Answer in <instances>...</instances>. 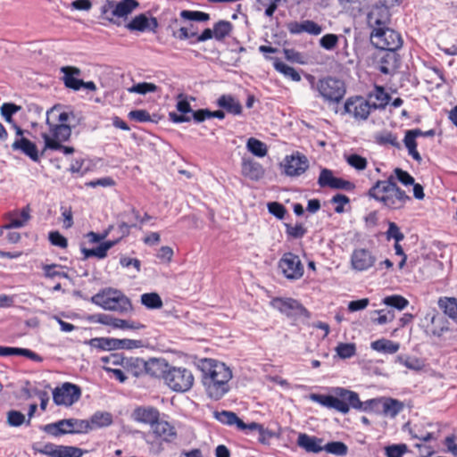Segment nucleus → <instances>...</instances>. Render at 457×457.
<instances>
[{"instance_id": "nucleus-1", "label": "nucleus", "mask_w": 457, "mask_h": 457, "mask_svg": "<svg viewBox=\"0 0 457 457\" xmlns=\"http://www.w3.org/2000/svg\"><path fill=\"white\" fill-rule=\"evenodd\" d=\"M75 119L74 112L68 108L56 104L46 112V123L48 130L41 134L44 139V149L62 150L64 154H71L74 147L62 145L71 136V121Z\"/></svg>"}, {"instance_id": "nucleus-2", "label": "nucleus", "mask_w": 457, "mask_h": 457, "mask_svg": "<svg viewBox=\"0 0 457 457\" xmlns=\"http://www.w3.org/2000/svg\"><path fill=\"white\" fill-rule=\"evenodd\" d=\"M200 368L203 372V385L208 396L214 400L222 398L230 389V368L213 359L202 360Z\"/></svg>"}, {"instance_id": "nucleus-3", "label": "nucleus", "mask_w": 457, "mask_h": 457, "mask_svg": "<svg viewBox=\"0 0 457 457\" xmlns=\"http://www.w3.org/2000/svg\"><path fill=\"white\" fill-rule=\"evenodd\" d=\"M367 195L391 210L404 207L411 197L402 190L390 176L386 180H378L368 191Z\"/></svg>"}, {"instance_id": "nucleus-4", "label": "nucleus", "mask_w": 457, "mask_h": 457, "mask_svg": "<svg viewBox=\"0 0 457 457\" xmlns=\"http://www.w3.org/2000/svg\"><path fill=\"white\" fill-rule=\"evenodd\" d=\"M312 87H315L321 96L327 102L337 103L345 94V87L344 81L334 77H326L318 80L314 86V77L312 75L306 76Z\"/></svg>"}, {"instance_id": "nucleus-5", "label": "nucleus", "mask_w": 457, "mask_h": 457, "mask_svg": "<svg viewBox=\"0 0 457 457\" xmlns=\"http://www.w3.org/2000/svg\"><path fill=\"white\" fill-rule=\"evenodd\" d=\"M139 4L137 0H105L100 7V12L103 19L111 23L119 25L118 19L127 18Z\"/></svg>"}, {"instance_id": "nucleus-6", "label": "nucleus", "mask_w": 457, "mask_h": 457, "mask_svg": "<svg viewBox=\"0 0 457 457\" xmlns=\"http://www.w3.org/2000/svg\"><path fill=\"white\" fill-rule=\"evenodd\" d=\"M92 303L101 306L104 310L115 312H127L130 309V302L128 297L117 290H104L92 296Z\"/></svg>"}, {"instance_id": "nucleus-7", "label": "nucleus", "mask_w": 457, "mask_h": 457, "mask_svg": "<svg viewBox=\"0 0 457 457\" xmlns=\"http://www.w3.org/2000/svg\"><path fill=\"white\" fill-rule=\"evenodd\" d=\"M332 393L333 395L311 394L309 398L323 407L334 409L343 414L348 413L346 405L348 389L335 387L332 389Z\"/></svg>"}, {"instance_id": "nucleus-8", "label": "nucleus", "mask_w": 457, "mask_h": 457, "mask_svg": "<svg viewBox=\"0 0 457 457\" xmlns=\"http://www.w3.org/2000/svg\"><path fill=\"white\" fill-rule=\"evenodd\" d=\"M43 430L54 436H59L64 434L87 433L91 430V426L88 420L67 419L46 424L44 426Z\"/></svg>"}, {"instance_id": "nucleus-9", "label": "nucleus", "mask_w": 457, "mask_h": 457, "mask_svg": "<svg viewBox=\"0 0 457 457\" xmlns=\"http://www.w3.org/2000/svg\"><path fill=\"white\" fill-rule=\"evenodd\" d=\"M192 372L183 367H169L164 375L165 384L175 392H187L194 385Z\"/></svg>"}, {"instance_id": "nucleus-10", "label": "nucleus", "mask_w": 457, "mask_h": 457, "mask_svg": "<svg viewBox=\"0 0 457 457\" xmlns=\"http://www.w3.org/2000/svg\"><path fill=\"white\" fill-rule=\"evenodd\" d=\"M373 45L387 52H395L403 45L401 35L387 27L373 29L371 32Z\"/></svg>"}, {"instance_id": "nucleus-11", "label": "nucleus", "mask_w": 457, "mask_h": 457, "mask_svg": "<svg viewBox=\"0 0 457 457\" xmlns=\"http://www.w3.org/2000/svg\"><path fill=\"white\" fill-rule=\"evenodd\" d=\"M15 138L11 145L13 152H19L30 158L33 162H39L38 150L35 143L24 137L25 131L17 124H13Z\"/></svg>"}, {"instance_id": "nucleus-12", "label": "nucleus", "mask_w": 457, "mask_h": 457, "mask_svg": "<svg viewBox=\"0 0 457 457\" xmlns=\"http://www.w3.org/2000/svg\"><path fill=\"white\" fill-rule=\"evenodd\" d=\"M344 112L357 121H364L368 120L372 110L365 97L354 96L345 101Z\"/></svg>"}, {"instance_id": "nucleus-13", "label": "nucleus", "mask_w": 457, "mask_h": 457, "mask_svg": "<svg viewBox=\"0 0 457 457\" xmlns=\"http://www.w3.org/2000/svg\"><path fill=\"white\" fill-rule=\"evenodd\" d=\"M81 395L79 386L65 382L53 391V400L56 405L71 406L78 402Z\"/></svg>"}, {"instance_id": "nucleus-14", "label": "nucleus", "mask_w": 457, "mask_h": 457, "mask_svg": "<svg viewBox=\"0 0 457 457\" xmlns=\"http://www.w3.org/2000/svg\"><path fill=\"white\" fill-rule=\"evenodd\" d=\"M391 14V12L385 6L376 3L368 12V23L373 29L386 27L390 21Z\"/></svg>"}, {"instance_id": "nucleus-15", "label": "nucleus", "mask_w": 457, "mask_h": 457, "mask_svg": "<svg viewBox=\"0 0 457 457\" xmlns=\"http://www.w3.org/2000/svg\"><path fill=\"white\" fill-rule=\"evenodd\" d=\"M377 259L375 255L368 249H355L351 256V264L353 270L357 271H365L371 268Z\"/></svg>"}, {"instance_id": "nucleus-16", "label": "nucleus", "mask_w": 457, "mask_h": 457, "mask_svg": "<svg viewBox=\"0 0 457 457\" xmlns=\"http://www.w3.org/2000/svg\"><path fill=\"white\" fill-rule=\"evenodd\" d=\"M346 405L348 406V411L350 408L363 411H376L380 412L381 399H370L365 402H361L357 393L348 390Z\"/></svg>"}, {"instance_id": "nucleus-17", "label": "nucleus", "mask_w": 457, "mask_h": 457, "mask_svg": "<svg viewBox=\"0 0 457 457\" xmlns=\"http://www.w3.org/2000/svg\"><path fill=\"white\" fill-rule=\"evenodd\" d=\"M309 168V160L306 155L299 151L287 155V177H299Z\"/></svg>"}, {"instance_id": "nucleus-18", "label": "nucleus", "mask_w": 457, "mask_h": 457, "mask_svg": "<svg viewBox=\"0 0 457 457\" xmlns=\"http://www.w3.org/2000/svg\"><path fill=\"white\" fill-rule=\"evenodd\" d=\"M365 99L370 104L371 110L375 111L384 110L388 104L391 97L384 87L375 85L373 88L367 94Z\"/></svg>"}, {"instance_id": "nucleus-19", "label": "nucleus", "mask_w": 457, "mask_h": 457, "mask_svg": "<svg viewBox=\"0 0 457 457\" xmlns=\"http://www.w3.org/2000/svg\"><path fill=\"white\" fill-rule=\"evenodd\" d=\"M131 417L136 422L149 425L152 428L160 419V412L153 406H139L133 411Z\"/></svg>"}, {"instance_id": "nucleus-20", "label": "nucleus", "mask_w": 457, "mask_h": 457, "mask_svg": "<svg viewBox=\"0 0 457 457\" xmlns=\"http://www.w3.org/2000/svg\"><path fill=\"white\" fill-rule=\"evenodd\" d=\"M125 27L130 31H155L158 21L154 17L148 18L145 14L141 13L135 16Z\"/></svg>"}, {"instance_id": "nucleus-21", "label": "nucleus", "mask_w": 457, "mask_h": 457, "mask_svg": "<svg viewBox=\"0 0 457 457\" xmlns=\"http://www.w3.org/2000/svg\"><path fill=\"white\" fill-rule=\"evenodd\" d=\"M241 173L244 177L257 181L264 175V169L261 163L250 157H243Z\"/></svg>"}, {"instance_id": "nucleus-22", "label": "nucleus", "mask_w": 457, "mask_h": 457, "mask_svg": "<svg viewBox=\"0 0 457 457\" xmlns=\"http://www.w3.org/2000/svg\"><path fill=\"white\" fill-rule=\"evenodd\" d=\"M63 74L62 81L66 87L78 91L81 88L80 81L82 79L77 77L80 76L81 71L79 68L75 66H63L60 69Z\"/></svg>"}, {"instance_id": "nucleus-23", "label": "nucleus", "mask_w": 457, "mask_h": 457, "mask_svg": "<svg viewBox=\"0 0 457 457\" xmlns=\"http://www.w3.org/2000/svg\"><path fill=\"white\" fill-rule=\"evenodd\" d=\"M288 29L293 34H300L303 32L312 36H318L322 32V27L311 20H305L300 22H292L288 25Z\"/></svg>"}, {"instance_id": "nucleus-24", "label": "nucleus", "mask_w": 457, "mask_h": 457, "mask_svg": "<svg viewBox=\"0 0 457 457\" xmlns=\"http://www.w3.org/2000/svg\"><path fill=\"white\" fill-rule=\"evenodd\" d=\"M17 213H8L6 215V219L9 220V222L0 227V228H3V231L5 229H11V228H19L24 227L28 221L30 220V208L29 206L24 207L20 214L19 217H16Z\"/></svg>"}, {"instance_id": "nucleus-25", "label": "nucleus", "mask_w": 457, "mask_h": 457, "mask_svg": "<svg viewBox=\"0 0 457 457\" xmlns=\"http://www.w3.org/2000/svg\"><path fill=\"white\" fill-rule=\"evenodd\" d=\"M323 440L313 436H309L305 433H301L298 436L297 445L307 453H318L323 451Z\"/></svg>"}, {"instance_id": "nucleus-26", "label": "nucleus", "mask_w": 457, "mask_h": 457, "mask_svg": "<svg viewBox=\"0 0 457 457\" xmlns=\"http://www.w3.org/2000/svg\"><path fill=\"white\" fill-rule=\"evenodd\" d=\"M152 430L156 437L166 442H171L177 436L175 428L165 420H160V419L152 427Z\"/></svg>"}, {"instance_id": "nucleus-27", "label": "nucleus", "mask_w": 457, "mask_h": 457, "mask_svg": "<svg viewBox=\"0 0 457 457\" xmlns=\"http://www.w3.org/2000/svg\"><path fill=\"white\" fill-rule=\"evenodd\" d=\"M145 368L144 373L150 375L151 377H162L166 374V370H169L170 365L164 359L152 358L148 361H145Z\"/></svg>"}, {"instance_id": "nucleus-28", "label": "nucleus", "mask_w": 457, "mask_h": 457, "mask_svg": "<svg viewBox=\"0 0 457 457\" xmlns=\"http://www.w3.org/2000/svg\"><path fill=\"white\" fill-rule=\"evenodd\" d=\"M422 135L420 129L407 130L403 139L405 147L408 149L409 154L416 161L420 162L421 156L417 151L416 138Z\"/></svg>"}, {"instance_id": "nucleus-29", "label": "nucleus", "mask_w": 457, "mask_h": 457, "mask_svg": "<svg viewBox=\"0 0 457 457\" xmlns=\"http://www.w3.org/2000/svg\"><path fill=\"white\" fill-rule=\"evenodd\" d=\"M213 417L222 424L228 426L236 425L240 430H245L246 428V424L233 411H214Z\"/></svg>"}, {"instance_id": "nucleus-30", "label": "nucleus", "mask_w": 457, "mask_h": 457, "mask_svg": "<svg viewBox=\"0 0 457 457\" xmlns=\"http://www.w3.org/2000/svg\"><path fill=\"white\" fill-rule=\"evenodd\" d=\"M217 104L233 115H239L242 112L240 102L231 95H222L220 96L217 100Z\"/></svg>"}, {"instance_id": "nucleus-31", "label": "nucleus", "mask_w": 457, "mask_h": 457, "mask_svg": "<svg viewBox=\"0 0 457 457\" xmlns=\"http://www.w3.org/2000/svg\"><path fill=\"white\" fill-rule=\"evenodd\" d=\"M303 275V265L297 255L287 253V279H298Z\"/></svg>"}, {"instance_id": "nucleus-32", "label": "nucleus", "mask_w": 457, "mask_h": 457, "mask_svg": "<svg viewBox=\"0 0 457 457\" xmlns=\"http://www.w3.org/2000/svg\"><path fill=\"white\" fill-rule=\"evenodd\" d=\"M403 403L396 399H393V398L381 399L380 412L384 416L395 418L403 411Z\"/></svg>"}, {"instance_id": "nucleus-33", "label": "nucleus", "mask_w": 457, "mask_h": 457, "mask_svg": "<svg viewBox=\"0 0 457 457\" xmlns=\"http://www.w3.org/2000/svg\"><path fill=\"white\" fill-rule=\"evenodd\" d=\"M121 367L126 373L139 377L144 373L145 364V361L140 358H124Z\"/></svg>"}, {"instance_id": "nucleus-34", "label": "nucleus", "mask_w": 457, "mask_h": 457, "mask_svg": "<svg viewBox=\"0 0 457 457\" xmlns=\"http://www.w3.org/2000/svg\"><path fill=\"white\" fill-rule=\"evenodd\" d=\"M10 355H21L38 362L43 360L41 356L29 349L0 345V356Z\"/></svg>"}, {"instance_id": "nucleus-35", "label": "nucleus", "mask_w": 457, "mask_h": 457, "mask_svg": "<svg viewBox=\"0 0 457 457\" xmlns=\"http://www.w3.org/2000/svg\"><path fill=\"white\" fill-rule=\"evenodd\" d=\"M406 426L410 427L409 433L413 438H417L424 442L430 441L433 438L432 433L425 429L426 426H431L428 423L420 422L413 425L408 423Z\"/></svg>"}, {"instance_id": "nucleus-36", "label": "nucleus", "mask_w": 457, "mask_h": 457, "mask_svg": "<svg viewBox=\"0 0 457 457\" xmlns=\"http://www.w3.org/2000/svg\"><path fill=\"white\" fill-rule=\"evenodd\" d=\"M370 347L374 351L392 354L399 350L400 345L398 343H395L391 340L382 338L373 341L370 344Z\"/></svg>"}, {"instance_id": "nucleus-37", "label": "nucleus", "mask_w": 457, "mask_h": 457, "mask_svg": "<svg viewBox=\"0 0 457 457\" xmlns=\"http://www.w3.org/2000/svg\"><path fill=\"white\" fill-rule=\"evenodd\" d=\"M438 306L443 310L445 314L449 318L457 321V299L456 298H440L438 301Z\"/></svg>"}, {"instance_id": "nucleus-38", "label": "nucleus", "mask_w": 457, "mask_h": 457, "mask_svg": "<svg viewBox=\"0 0 457 457\" xmlns=\"http://www.w3.org/2000/svg\"><path fill=\"white\" fill-rule=\"evenodd\" d=\"M396 57L395 52H387L380 60L378 70L384 74H391L396 68Z\"/></svg>"}, {"instance_id": "nucleus-39", "label": "nucleus", "mask_w": 457, "mask_h": 457, "mask_svg": "<svg viewBox=\"0 0 457 457\" xmlns=\"http://www.w3.org/2000/svg\"><path fill=\"white\" fill-rule=\"evenodd\" d=\"M247 150L257 157H264L268 153L267 145L261 140L250 137L246 142Z\"/></svg>"}, {"instance_id": "nucleus-40", "label": "nucleus", "mask_w": 457, "mask_h": 457, "mask_svg": "<svg viewBox=\"0 0 457 457\" xmlns=\"http://www.w3.org/2000/svg\"><path fill=\"white\" fill-rule=\"evenodd\" d=\"M91 429L96 428L107 427L112 424V418L109 412H96L90 419Z\"/></svg>"}, {"instance_id": "nucleus-41", "label": "nucleus", "mask_w": 457, "mask_h": 457, "mask_svg": "<svg viewBox=\"0 0 457 457\" xmlns=\"http://www.w3.org/2000/svg\"><path fill=\"white\" fill-rule=\"evenodd\" d=\"M115 338L110 337H95L88 341V345L96 349L104 351L115 350Z\"/></svg>"}, {"instance_id": "nucleus-42", "label": "nucleus", "mask_w": 457, "mask_h": 457, "mask_svg": "<svg viewBox=\"0 0 457 457\" xmlns=\"http://www.w3.org/2000/svg\"><path fill=\"white\" fill-rule=\"evenodd\" d=\"M323 451L336 456H345L348 453L347 445L340 441H333L323 445Z\"/></svg>"}, {"instance_id": "nucleus-43", "label": "nucleus", "mask_w": 457, "mask_h": 457, "mask_svg": "<svg viewBox=\"0 0 457 457\" xmlns=\"http://www.w3.org/2000/svg\"><path fill=\"white\" fill-rule=\"evenodd\" d=\"M141 303L148 309H160L162 301L157 293H145L141 295Z\"/></svg>"}, {"instance_id": "nucleus-44", "label": "nucleus", "mask_w": 457, "mask_h": 457, "mask_svg": "<svg viewBox=\"0 0 457 457\" xmlns=\"http://www.w3.org/2000/svg\"><path fill=\"white\" fill-rule=\"evenodd\" d=\"M280 1L281 0H256L255 8L257 11L264 10L265 15L271 17Z\"/></svg>"}, {"instance_id": "nucleus-45", "label": "nucleus", "mask_w": 457, "mask_h": 457, "mask_svg": "<svg viewBox=\"0 0 457 457\" xmlns=\"http://www.w3.org/2000/svg\"><path fill=\"white\" fill-rule=\"evenodd\" d=\"M232 29V24L227 21H220L213 26L214 37L217 40H222L229 35Z\"/></svg>"}, {"instance_id": "nucleus-46", "label": "nucleus", "mask_w": 457, "mask_h": 457, "mask_svg": "<svg viewBox=\"0 0 457 457\" xmlns=\"http://www.w3.org/2000/svg\"><path fill=\"white\" fill-rule=\"evenodd\" d=\"M383 303L386 305L394 307L399 311L405 309L409 304V301L399 295L386 296L384 298Z\"/></svg>"}, {"instance_id": "nucleus-47", "label": "nucleus", "mask_w": 457, "mask_h": 457, "mask_svg": "<svg viewBox=\"0 0 457 457\" xmlns=\"http://www.w3.org/2000/svg\"><path fill=\"white\" fill-rule=\"evenodd\" d=\"M21 107L13 103H4L0 107V112L4 120L8 123H12V115L18 112Z\"/></svg>"}, {"instance_id": "nucleus-48", "label": "nucleus", "mask_w": 457, "mask_h": 457, "mask_svg": "<svg viewBox=\"0 0 457 457\" xmlns=\"http://www.w3.org/2000/svg\"><path fill=\"white\" fill-rule=\"evenodd\" d=\"M336 353L341 359H348L355 355L356 346L353 343H340L336 347Z\"/></svg>"}, {"instance_id": "nucleus-49", "label": "nucleus", "mask_w": 457, "mask_h": 457, "mask_svg": "<svg viewBox=\"0 0 457 457\" xmlns=\"http://www.w3.org/2000/svg\"><path fill=\"white\" fill-rule=\"evenodd\" d=\"M291 315L298 318L306 317L307 311L296 300L287 298V317Z\"/></svg>"}, {"instance_id": "nucleus-50", "label": "nucleus", "mask_w": 457, "mask_h": 457, "mask_svg": "<svg viewBox=\"0 0 457 457\" xmlns=\"http://www.w3.org/2000/svg\"><path fill=\"white\" fill-rule=\"evenodd\" d=\"M179 15L186 21H207L210 20L209 13L200 11L183 10Z\"/></svg>"}, {"instance_id": "nucleus-51", "label": "nucleus", "mask_w": 457, "mask_h": 457, "mask_svg": "<svg viewBox=\"0 0 457 457\" xmlns=\"http://www.w3.org/2000/svg\"><path fill=\"white\" fill-rule=\"evenodd\" d=\"M345 161L352 168L355 169L358 171L365 170L368 164L366 158L357 154L346 155Z\"/></svg>"}, {"instance_id": "nucleus-52", "label": "nucleus", "mask_w": 457, "mask_h": 457, "mask_svg": "<svg viewBox=\"0 0 457 457\" xmlns=\"http://www.w3.org/2000/svg\"><path fill=\"white\" fill-rule=\"evenodd\" d=\"M157 89H158V87L154 83L141 82V83L133 85L131 87L128 88V91L129 93L145 95L147 93L156 92Z\"/></svg>"}, {"instance_id": "nucleus-53", "label": "nucleus", "mask_w": 457, "mask_h": 457, "mask_svg": "<svg viewBox=\"0 0 457 457\" xmlns=\"http://www.w3.org/2000/svg\"><path fill=\"white\" fill-rule=\"evenodd\" d=\"M397 361L400 364H402V365L405 366L406 368L412 370H420L423 367L422 362L415 357L398 356Z\"/></svg>"}, {"instance_id": "nucleus-54", "label": "nucleus", "mask_w": 457, "mask_h": 457, "mask_svg": "<svg viewBox=\"0 0 457 457\" xmlns=\"http://www.w3.org/2000/svg\"><path fill=\"white\" fill-rule=\"evenodd\" d=\"M378 315L377 318H371L373 323L384 325L391 322L395 319V312L393 311L378 310L374 312Z\"/></svg>"}, {"instance_id": "nucleus-55", "label": "nucleus", "mask_w": 457, "mask_h": 457, "mask_svg": "<svg viewBox=\"0 0 457 457\" xmlns=\"http://www.w3.org/2000/svg\"><path fill=\"white\" fill-rule=\"evenodd\" d=\"M335 178L336 177L333 175L332 170L328 169H322L318 179V184L320 185V187H328L331 188Z\"/></svg>"}, {"instance_id": "nucleus-56", "label": "nucleus", "mask_w": 457, "mask_h": 457, "mask_svg": "<svg viewBox=\"0 0 457 457\" xmlns=\"http://www.w3.org/2000/svg\"><path fill=\"white\" fill-rule=\"evenodd\" d=\"M407 451V445L404 444L392 445L385 448L386 457H403Z\"/></svg>"}, {"instance_id": "nucleus-57", "label": "nucleus", "mask_w": 457, "mask_h": 457, "mask_svg": "<svg viewBox=\"0 0 457 457\" xmlns=\"http://www.w3.org/2000/svg\"><path fill=\"white\" fill-rule=\"evenodd\" d=\"M83 451L75 446L60 445L57 457H81Z\"/></svg>"}, {"instance_id": "nucleus-58", "label": "nucleus", "mask_w": 457, "mask_h": 457, "mask_svg": "<svg viewBox=\"0 0 457 457\" xmlns=\"http://www.w3.org/2000/svg\"><path fill=\"white\" fill-rule=\"evenodd\" d=\"M115 350L116 349H135L142 346V342L140 340H133V339H117L115 338Z\"/></svg>"}, {"instance_id": "nucleus-59", "label": "nucleus", "mask_w": 457, "mask_h": 457, "mask_svg": "<svg viewBox=\"0 0 457 457\" xmlns=\"http://www.w3.org/2000/svg\"><path fill=\"white\" fill-rule=\"evenodd\" d=\"M338 43L336 34H326L320 39V46L326 50H333Z\"/></svg>"}, {"instance_id": "nucleus-60", "label": "nucleus", "mask_w": 457, "mask_h": 457, "mask_svg": "<svg viewBox=\"0 0 457 457\" xmlns=\"http://www.w3.org/2000/svg\"><path fill=\"white\" fill-rule=\"evenodd\" d=\"M25 422V416L21 411H10L7 412V423L11 427H19Z\"/></svg>"}, {"instance_id": "nucleus-61", "label": "nucleus", "mask_w": 457, "mask_h": 457, "mask_svg": "<svg viewBox=\"0 0 457 457\" xmlns=\"http://www.w3.org/2000/svg\"><path fill=\"white\" fill-rule=\"evenodd\" d=\"M386 235L387 240L395 239V242H400L404 238V235L400 231L399 227L392 221L388 223V229Z\"/></svg>"}, {"instance_id": "nucleus-62", "label": "nucleus", "mask_w": 457, "mask_h": 457, "mask_svg": "<svg viewBox=\"0 0 457 457\" xmlns=\"http://www.w3.org/2000/svg\"><path fill=\"white\" fill-rule=\"evenodd\" d=\"M81 252L84 254L85 259H87L89 257H96L98 259H104V257L107 256V253L105 252L102 244L100 245H98L96 248H93V249L82 248Z\"/></svg>"}, {"instance_id": "nucleus-63", "label": "nucleus", "mask_w": 457, "mask_h": 457, "mask_svg": "<svg viewBox=\"0 0 457 457\" xmlns=\"http://www.w3.org/2000/svg\"><path fill=\"white\" fill-rule=\"evenodd\" d=\"M331 203L336 204L335 212L342 213L345 212V205L350 203V199L345 195L337 194L331 198Z\"/></svg>"}, {"instance_id": "nucleus-64", "label": "nucleus", "mask_w": 457, "mask_h": 457, "mask_svg": "<svg viewBox=\"0 0 457 457\" xmlns=\"http://www.w3.org/2000/svg\"><path fill=\"white\" fill-rule=\"evenodd\" d=\"M49 241L53 245L61 248H66L68 245L67 239L58 231H52L49 233Z\"/></svg>"}]
</instances>
